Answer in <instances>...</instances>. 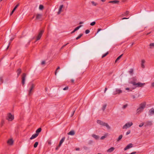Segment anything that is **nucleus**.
Segmentation results:
<instances>
[{"mask_svg": "<svg viewBox=\"0 0 154 154\" xmlns=\"http://www.w3.org/2000/svg\"><path fill=\"white\" fill-rule=\"evenodd\" d=\"M146 103L145 102H144L140 103L139 105V108L137 109L136 114L139 115L142 112H143L146 107Z\"/></svg>", "mask_w": 154, "mask_h": 154, "instance_id": "nucleus-1", "label": "nucleus"}, {"mask_svg": "<svg viewBox=\"0 0 154 154\" xmlns=\"http://www.w3.org/2000/svg\"><path fill=\"white\" fill-rule=\"evenodd\" d=\"M130 83L134 86V87L132 88L133 89L137 87H142L145 84V83H142L140 82L136 83L134 81H131Z\"/></svg>", "mask_w": 154, "mask_h": 154, "instance_id": "nucleus-2", "label": "nucleus"}, {"mask_svg": "<svg viewBox=\"0 0 154 154\" xmlns=\"http://www.w3.org/2000/svg\"><path fill=\"white\" fill-rule=\"evenodd\" d=\"M97 123L101 125L106 126L108 129H109L110 128V127L107 123L104 122L101 120H97Z\"/></svg>", "mask_w": 154, "mask_h": 154, "instance_id": "nucleus-3", "label": "nucleus"}, {"mask_svg": "<svg viewBox=\"0 0 154 154\" xmlns=\"http://www.w3.org/2000/svg\"><path fill=\"white\" fill-rule=\"evenodd\" d=\"M44 32V30H41L40 31L36 38V40L35 41L34 43H35L37 41L40 39Z\"/></svg>", "mask_w": 154, "mask_h": 154, "instance_id": "nucleus-4", "label": "nucleus"}, {"mask_svg": "<svg viewBox=\"0 0 154 154\" xmlns=\"http://www.w3.org/2000/svg\"><path fill=\"white\" fill-rule=\"evenodd\" d=\"M6 119L9 121H11L14 119V116L11 113H9L8 114Z\"/></svg>", "mask_w": 154, "mask_h": 154, "instance_id": "nucleus-5", "label": "nucleus"}, {"mask_svg": "<svg viewBox=\"0 0 154 154\" xmlns=\"http://www.w3.org/2000/svg\"><path fill=\"white\" fill-rule=\"evenodd\" d=\"M26 76V74L25 73H23L22 75V83L23 85L25 84V78Z\"/></svg>", "mask_w": 154, "mask_h": 154, "instance_id": "nucleus-6", "label": "nucleus"}, {"mask_svg": "<svg viewBox=\"0 0 154 154\" xmlns=\"http://www.w3.org/2000/svg\"><path fill=\"white\" fill-rule=\"evenodd\" d=\"M133 125V123L132 122H128L126 123L123 127V128H127L131 127Z\"/></svg>", "mask_w": 154, "mask_h": 154, "instance_id": "nucleus-7", "label": "nucleus"}, {"mask_svg": "<svg viewBox=\"0 0 154 154\" xmlns=\"http://www.w3.org/2000/svg\"><path fill=\"white\" fill-rule=\"evenodd\" d=\"M42 17V14H37L36 15L35 20H40Z\"/></svg>", "mask_w": 154, "mask_h": 154, "instance_id": "nucleus-8", "label": "nucleus"}, {"mask_svg": "<svg viewBox=\"0 0 154 154\" xmlns=\"http://www.w3.org/2000/svg\"><path fill=\"white\" fill-rule=\"evenodd\" d=\"M35 87V85L34 84L32 83L31 84V86L30 88V90H29V94H28L29 95V96H30L31 95V93L32 91L34 89Z\"/></svg>", "mask_w": 154, "mask_h": 154, "instance_id": "nucleus-9", "label": "nucleus"}, {"mask_svg": "<svg viewBox=\"0 0 154 154\" xmlns=\"http://www.w3.org/2000/svg\"><path fill=\"white\" fill-rule=\"evenodd\" d=\"M133 144L132 143H129L125 148L124 149V150L125 151L129 148H132V147H133Z\"/></svg>", "mask_w": 154, "mask_h": 154, "instance_id": "nucleus-10", "label": "nucleus"}, {"mask_svg": "<svg viewBox=\"0 0 154 154\" xmlns=\"http://www.w3.org/2000/svg\"><path fill=\"white\" fill-rule=\"evenodd\" d=\"M122 91L121 90L119 89H117L116 90L115 92H114L113 93V95H116L117 94H119L122 93Z\"/></svg>", "mask_w": 154, "mask_h": 154, "instance_id": "nucleus-11", "label": "nucleus"}, {"mask_svg": "<svg viewBox=\"0 0 154 154\" xmlns=\"http://www.w3.org/2000/svg\"><path fill=\"white\" fill-rule=\"evenodd\" d=\"M154 114V109L152 108L149 111V115L151 116Z\"/></svg>", "mask_w": 154, "mask_h": 154, "instance_id": "nucleus-12", "label": "nucleus"}, {"mask_svg": "<svg viewBox=\"0 0 154 154\" xmlns=\"http://www.w3.org/2000/svg\"><path fill=\"white\" fill-rule=\"evenodd\" d=\"M14 142L13 140L12 139H10L8 140L7 141V143L10 145H13Z\"/></svg>", "mask_w": 154, "mask_h": 154, "instance_id": "nucleus-13", "label": "nucleus"}, {"mask_svg": "<svg viewBox=\"0 0 154 154\" xmlns=\"http://www.w3.org/2000/svg\"><path fill=\"white\" fill-rule=\"evenodd\" d=\"M82 25H80L77 27H76L75 29L72 31L71 33L72 34L74 33L77 30H78L82 26Z\"/></svg>", "mask_w": 154, "mask_h": 154, "instance_id": "nucleus-14", "label": "nucleus"}, {"mask_svg": "<svg viewBox=\"0 0 154 154\" xmlns=\"http://www.w3.org/2000/svg\"><path fill=\"white\" fill-rule=\"evenodd\" d=\"M65 137H63L62 139L60 140L59 143V146H60L61 145H62V143L65 140Z\"/></svg>", "mask_w": 154, "mask_h": 154, "instance_id": "nucleus-15", "label": "nucleus"}, {"mask_svg": "<svg viewBox=\"0 0 154 154\" xmlns=\"http://www.w3.org/2000/svg\"><path fill=\"white\" fill-rule=\"evenodd\" d=\"M63 7V5H61L60 6L59 9L58 11L57 12V14H60V13H61V12L62 11V8Z\"/></svg>", "mask_w": 154, "mask_h": 154, "instance_id": "nucleus-16", "label": "nucleus"}, {"mask_svg": "<svg viewBox=\"0 0 154 154\" xmlns=\"http://www.w3.org/2000/svg\"><path fill=\"white\" fill-rule=\"evenodd\" d=\"M75 134V132L74 130H72L67 133L68 135H73Z\"/></svg>", "mask_w": 154, "mask_h": 154, "instance_id": "nucleus-17", "label": "nucleus"}, {"mask_svg": "<svg viewBox=\"0 0 154 154\" xmlns=\"http://www.w3.org/2000/svg\"><path fill=\"white\" fill-rule=\"evenodd\" d=\"M38 136L37 135V134H33L31 137L30 138V140H32L34 138H35L36 137H37Z\"/></svg>", "mask_w": 154, "mask_h": 154, "instance_id": "nucleus-18", "label": "nucleus"}, {"mask_svg": "<svg viewBox=\"0 0 154 154\" xmlns=\"http://www.w3.org/2000/svg\"><path fill=\"white\" fill-rule=\"evenodd\" d=\"M115 149V148L114 147H111L107 150V152H112Z\"/></svg>", "mask_w": 154, "mask_h": 154, "instance_id": "nucleus-19", "label": "nucleus"}, {"mask_svg": "<svg viewBox=\"0 0 154 154\" xmlns=\"http://www.w3.org/2000/svg\"><path fill=\"white\" fill-rule=\"evenodd\" d=\"M17 77H18L21 72V69L20 68L18 69L17 70Z\"/></svg>", "mask_w": 154, "mask_h": 154, "instance_id": "nucleus-20", "label": "nucleus"}, {"mask_svg": "<svg viewBox=\"0 0 154 154\" xmlns=\"http://www.w3.org/2000/svg\"><path fill=\"white\" fill-rule=\"evenodd\" d=\"M42 131V129L41 128H38L36 131V133L37 134V135L38 136L39 133L41 132Z\"/></svg>", "mask_w": 154, "mask_h": 154, "instance_id": "nucleus-21", "label": "nucleus"}, {"mask_svg": "<svg viewBox=\"0 0 154 154\" xmlns=\"http://www.w3.org/2000/svg\"><path fill=\"white\" fill-rule=\"evenodd\" d=\"M145 63V60H141V67L142 68H144L145 67V66L144 65V64Z\"/></svg>", "mask_w": 154, "mask_h": 154, "instance_id": "nucleus-22", "label": "nucleus"}, {"mask_svg": "<svg viewBox=\"0 0 154 154\" xmlns=\"http://www.w3.org/2000/svg\"><path fill=\"white\" fill-rule=\"evenodd\" d=\"M119 2V1L118 0H114L112 1H111L109 2V3H112L113 4H116L117 3H118Z\"/></svg>", "mask_w": 154, "mask_h": 154, "instance_id": "nucleus-23", "label": "nucleus"}, {"mask_svg": "<svg viewBox=\"0 0 154 154\" xmlns=\"http://www.w3.org/2000/svg\"><path fill=\"white\" fill-rule=\"evenodd\" d=\"M92 136L96 140L98 139L99 138V137L98 136L95 134H92Z\"/></svg>", "mask_w": 154, "mask_h": 154, "instance_id": "nucleus-24", "label": "nucleus"}, {"mask_svg": "<svg viewBox=\"0 0 154 154\" xmlns=\"http://www.w3.org/2000/svg\"><path fill=\"white\" fill-rule=\"evenodd\" d=\"M123 54H121L120 56H119V57H118L116 59V60L115 61V63H116L117 62V61L119 60L121 58V57H122V56Z\"/></svg>", "mask_w": 154, "mask_h": 154, "instance_id": "nucleus-25", "label": "nucleus"}, {"mask_svg": "<svg viewBox=\"0 0 154 154\" xmlns=\"http://www.w3.org/2000/svg\"><path fill=\"white\" fill-rule=\"evenodd\" d=\"M122 135H120L118 138L117 139V141L119 142V141L122 138Z\"/></svg>", "mask_w": 154, "mask_h": 154, "instance_id": "nucleus-26", "label": "nucleus"}, {"mask_svg": "<svg viewBox=\"0 0 154 154\" xmlns=\"http://www.w3.org/2000/svg\"><path fill=\"white\" fill-rule=\"evenodd\" d=\"M39 8L40 10H42L44 8V6L43 5H40L39 6Z\"/></svg>", "mask_w": 154, "mask_h": 154, "instance_id": "nucleus-27", "label": "nucleus"}, {"mask_svg": "<svg viewBox=\"0 0 154 154\" xmlns=\"http://www.w3.org/2000/svg\"><path fill=\"white\" fill-rule=\"evenodd\" d=\"M83 35V34L82 33L79 34V35L76 38V39L78 40V39H79Z\"/></svg>", "mask_w": 154, "mask_h": 154, "instance_id": "nucleus-28", "label": "nucleus"}, {"mask_svg": "<svg viewBox=\"0 0 154 154\" xmlns=\"http://www.w3.org/2000/svg\"><path fill=\"white\" fill-rule=\"evenodd\" d=\"M38 142H35V143H34V146H33L35 148H36L37 146L38 145Z\"/></svg>", "mask_w": 154, "mask_h": 154, "instance_id": "nucleus-29", "label": "nucleus"}, {"mask_svg": "<svg viewBox=\"0 0 154 154\" xmlns=\"http://www.w3.org/2000/svg\"><path fill=\"white\" fill-rule=\"evenodd\" d=\"M106 106H107V105L106 104H105L103 105L102 108V109L103 111H104V110H105V109L106 108Z\"/></svg>", "mask_w": 154, "mask_h": 154, "instance_id": "nucleus-30", "label": "nucleus"}, {"mask_svg": "<svg viewBox=\"0 0 154 154\" xmlns=\"http://www.w3.org/2000/svg\"><path fill=\"white\" fill-rule=\"evenodd\" d=\"M133 69H130V71H129V73L131 75H132L133 74Z\"/></svg>", "mask_w": 154, "mask_h": 154, "instance_id": "nucleus-31", "label": "nucleus"}, {"mask_svg": "<svg viewBox=\"0 0 154 154\" xmlns=\"http://www.w3.org/2000/svg\"><path fill=\"white\" fill-rule=\"evenodd\" d=\"M19 4H18L17 5H16L15 6V7H14V9H13V10H13L14 11H15V10H16V9L17 8V7L19 6Z\"/></svg>", "mask_w": 154, "mask_h": 154, "instance_id": "nucleus-32", "label": "nucleus"}, {"mask_svg": "<svg viewBox=\"0 0 154 154\" xmlns=\"http://www.w3.org/2000/svg\"><path fill=\"white\" fill-rule=\"evenodd\" d=\"M146 125H150L152 124V123L151 122H146Z\"/></svg>", "mask_w": 154, "mask_h": 154, "instance_id": "nucleus-33", "label": "nucleus"}, {"mask_svg": "<svg viewBox=\"0 0 154 154\" xmlns=\"http://www.w3.org/2000/svg\"><path fill=\"white\" fill-rule=\"evenodd\" d=\"M108 54V52H107L105 54H103L102 56V58H103L106 57Z\"/></svg>", "mask_w": 154, "mask_h": 154, "instance_id": "nucleus-34", "label": "nucleus"}, {"mask_svg": "<svg viewBox=\"0 0 154 154\" xmlns=\"http://www.w3.org/2000/svg\"><path fill=\"white\" fill-rule=\"evenodd\" d=\"M149 46H150V48H152L151 47L152 46L154 47V43H151L149 44Z\"/></svg>", "mask_w": 154, "mask_h": 154, "instance_id": "nucleus-35", "label": "nucleus"}, {"mask_svg": "<svg viewBox=\"0 0 154 154\" xmlns=\"http://www.w3.org/2000/svg\"><path fill=\"white\" fill-rule=\"evenodd\" d=\"M107 136L106 135H105L104 136H103L102 137H101L100 138L101 140H103L104 138H105Z\"/></svg>", "mask_w": 154, "mask_h": 154, "instance_id": "nucleus-36", "label": "nucleus"}, {"mask_svg": "<svg viewBox=\"0 0 154 154\" xmlns=\"http://www.w3.org/2000/svg\"><path fill=\"white\" fill-rule=\"evenodd\" d=\"M3 82V80L2 77H0V84H1Z\"/></svg>", "mask_w": 154, "mask_h": 154, "instance_id": "nucleus-37", "label": "nucleus"}, {"mask_svg": "<svg viewBox=\"0 0 154 154\" xmlns=\"http://www.w3.org/2000/svg\"><path fill=\"white\" fill-rule=\"evenodd\" d=\"M60 69V67L59 66H58L55 72V75H56L57 73V71L58 69Z\"/></svg>", "mask_w": 154, "mask_h": 154, "instance_id": "nucleus-38", "label": "nucleus"}, {"mask_svg": "<svg viewBox=\"0 0 154 154\" xmlns=\"http://www.w3.org/2000/svg\"><path fill=\"white\" fill-rule=\"evenodd\" d=\"M96 24V22L95 21L93 22L90 23V25L92 26H94Z\"/></svg>", "mask_w": 154, "mask_h": 154, "instance_id": "nucleus-39", "label": "nucleus"}, {"mask_svg": "<svg viewBox=\"0 0 154 154\" xmlns=\"http://www.w3.org/2000/svg\"><path fill=\"white\" fill-rule=\"evenodd\" d=\"M144 122L142 123H141L139 125V127H142L144 125Z\"/></svg>", "mask_w": 154, "mask_h": 154, "instance_id": "nucleus-40", "label": "nucleus"}, {"mask_svg": "<svg viewBox=\"0 0 154 154\" xmlns=\"http://www.w3.org/2000/svg\"><path fill=\"white\" fill-rule=\"evenodd\" d=\"M90 32V30L88 29H87L85 31V33L86 34L89 33Z\"/></svg>", "mask_w": 154, "mask_h": 154, "instance_id": "nucleus-41", "label": "nucleus"}, {"mask_svg": "<svg viewBox=\"0 0 154 154\" xmlns=\"http://www.w3.org/2000/svg\"><path fill=\"white\" fill-rule=\"evenodd\" d=\"M130 132H131V131L130 130H128L127 131V132H126V135H127L129 134H130Z\"/></svg>", "mask_w": 154, "mask_h": 154, "instance_id": "nucleus-42", "label": "nucleus"}, {"mask_svg": "<svg viewBox=\"0 0 154 154\" xmlns=\"http://www.w3.org/2000/svg\"><path fill=\"white\" fill-rule=\"evenodd\" d=\"M128 106V105L127 104H125L122 107V108L123 109H125L126 107H127Z\"/></svg>", "mask_w": 154, "mask_h": 154, "instance_id": "nucleus-43", "label": "nucleus"}, {"mask_svg": "<svg viewBox=\"0 0 154 154\" xmlns=\"http://www.w3.org/2000/svg\"><path fill=\"white\" fill-rule=\"evenodd\" d=\"M68 86H66L65 88H63V90H67L68 89Z\"/></svg>", "mask_w": 154, "mask_h": 154, "instance_id": "nucleus-44", "label": "nucleus"}, {"mask_svg": "<svg viewBox=\"0 0 154 154\" xmlns=\"http://www.w3.org/2000/svg\"><path fill=\"white\" fill-rule=\"evenodd\" d=\"M133 81H132L135 82L137 81V79L136 77H134L133 78Z\"/></svg>", "mask_w": 154, "mask_h": 154, "instance_id": "nucleus-45", "label": "nucleus"}, {"mask_svg": "<svg viewBox=\"0 0 154 154\" xmlns=\"http://www.w3.org/2000/svg\"><path fill=\"white\" fill-rule=\"evenodd\" d=\"M75 110H74V111L72 112V114H71V117H72L73 116V115H74V113H75Z\"/></svg>", "mask_w": 154, "mask_h": 154, "instance_id": "nucleus-46", "label": "nucleus"}, {"mask_svg": "<svg viewBox=\"0 0 154 154\" xmlns=\"http://www.w3.org/2000/svg\"><path fill=\"white\" fill-rule=\"evenodd\" d=\"M11 44V42H9V44H8V45L7 47V48L6 49V50H7V49H8V48L9 47V45H10Z\"/></svg>", "mask_w": 154, "mask_h": 154, "instance_id": "nucleus-47", "label": "nucleus"}, {"mask_svg": "<svg viewBox=\"0 0 154 154\" xmlns=\"http://www.w3.org/2000/svg\"><path fill=\"white\" fill-rule=\"evenodd\" d=\"M91 3L94 6H96L97 5V4L95 3V2L93 1Z\"/></svg>", "mask_w": 154, "mask_h": 154, "instance_id": "nucleus-48", "label": "nucleus"}, {"mask_svg": "<svg viewBox=\"0 0 154 154\" xmlns=\"http://www.w3.org/2000/svg\"><path fill=\"white\" fill-rule=\"evenodd\" d=\"M4 124V121L3 120H2L1 123V126Z\"/></svg>", "mask_w": 154, "mask_h": 154, "instance_id": "nucleus-49", "label": "nucleus"}, {"mask_svg": "<svg viewBox=\"0 0 154 154\" xmlns=\"http://www.w3.org/2000/svg\"><path fill=\"white\" fill-rule=\"evenodd\" d=\"M45 61H42L41 63V64L42 65H43L45 64Z\"/></svg>", "mask_w": 154, "mask_h": 154, "instance_id": "nucleus-50", "label": "nucleus"}, {"mask_svg": "<svg viewBox=\"0 0 154 154\" xmlns=\"http://www.w3.org/2000/svg\"><path fill=\"white\" fill-rule=\"evenodd\" d=\"M101 30H102V29H100V28L98 29H97V33H98L99 32H100V31Z\"/></svg>", "mask_w": 154, "mask_h": 154, "instance_id": "nucleus-51", "label": "nucleus"}, {"mask_svg": "<svg viewBox=\"0 0 154 154\" xmlns=\"http://www.w3.org/2000/svg\"><path fill=\"white\" fill-rule=\"evenodd\" d=\"M113 72V71H111V72H109V73H108L109 75H111L112 73Z\"/></svg>", "mask_w": 154, "mask_h": 154, "instance_id": "nucleus-52", "label": "nucleus"}, {"mask_svg": "<svg viewBox=\"0 0 154 154\" xmlns=\"http://www.w3.org/2000/svg\"><path fill=\"white\" fill-rule=\"evenodd\" d=\"M60 146H59V145L56 148H55V149L56 150H57L60 147Z\"/></svg>", "mask_w": 154, "mask_h": 154, "instance_id": "nucleus-53", "label": "nucleus"}, {"mask_svg": "<svg viewBox=\"0 0 154 154\" xmlns=\"http://www.w3.org/2000/svg\"><path fill=\"white\" fill-rule=\"evenodd\" d=\"M14 11L13 10H12V11H11V13L10 14V16L11 15L13 14L14 13Z\"/></svg>", "mask_w": 154, "mask_h": 154, "instance_id": "nucleus-54", "label": "nucleus"}, {"mask_svg": "<svg viewBox=\"0 0 154 154\" xmlns=\"http://www.w3.org/2000/svg\"><path fill=\"white\" fill-rule=\"evenodd\" d=\"M151 87H154V82L152 83L151 84Z\"/></svg>", "mask_w": 154, "mask_h": 154, "instance_id": "nucleus-55", "label": "nucleus"}, {"mask_svg": "<svg viewBox=\"0 0 154 154\" xmlns=\"http://www.w3.org/2000/svg\"><path fill=\"white\" fill-rule=\"evenodd\" d=\"M129 13V12L128 11H127L125 13V14L126 15H128Z\"/></svg>", "mask_w": 154, "mask_h": 154, "instance_id": "nucleus-56", "label": "nucleus"}, {"mask_svg": "<svg viewBox=\"0 0 154 154\" xmlns=\"http://www.w3.org/2000/svg\"><path fill=\"white\" fill-rule=\"evenodd\" d=\"M68 44V43H67V44H65V45H63L62 46V48H63L65 47V46H66Z\"/></svg>", "mask_w": 154, "mask_h": 154, "instance_id": "nucleus-57", "label": "nucleus"}, {"mask_svg": "<svg viewBox=\"0 0 154 154\" xmlns=\"http://www.w3.org/2000/svg\"><path fill=\"white\" fill-rule=\"evenodd\" d=\"M137 153V152H134L131 153L130 154H135Z\"/></svg>", "mask_w": 154, "mask_h": 154, "instance_id": "nucleus-58", "label": "nucleus"}, {"mask_svg": "<svg viewBox=\"0 0 154 154\" xmlns=\"http://www.w3.org/2000/svg\"><path fill=\"white\" fill-rule=\"evenodd\" d=\"M71 82L72 83H74V80L73 79H71Z\"/></svg>", "mask_w": 154, "mask_h": 154, "instance_id": "nucleus-59", "label": "nucleus"}, {"mask_svg": "<svg viewBox=\"0 0 154 154\" xmlns=\"http://www.w3.org/2000/svg\"><path fill=\"white\" fill-rule=\"evenodd\" d=\"M107 88H106L105 89V90H104V93H105L106 92V91L107 90Z\"/></svg>", "mask_w": 154, "mask_h": 154, "instance_id": "nucleus-60", "label": "nucleus"}, {"mask_svg": "<svg viewBox=\"0 0 154 154\" xmlns=\"http://www.w3.org/2000/svg\"><path fill=\"white\" fill-rule=\"evenodd\" d=\"M129 18H126V17H123V18H122V20H124V19H128Z\"/></svg>", "mask_w": 154, "mask_h": 154, "instance_id": "nucleus-61", "label": "nucleus"}, {"mask_svg": "<svg viewBox=\"0 0 154 154\" xmlns=\"http://www.w3.org/2000/svg\"><path fill=\"white\" fill-rule=\"evenodd\" d=\"M31 41H31H29V42L28 43L27 45H29V44H30V42Z\"/></svg>", "mask_w": 154, "mask_h": 154, "instance_id": "nucleus-62", "label": "nucleus"}, {"mask_svg": "<svg viewBox=\"0 0 154 154\" xmlns=\"http://www.w3.org/2000/svg\"><path fill=\"white\" fill-rule=\"evenodd\" d=\"M151 32H148V33H147L146 34V35H148L149 34H150V33H151Z\"/></svg>", "mask_w": 154, "mask_h": 154, "instance_id": "nucleus-63", "label": "nucleus"}, {"mask_svg": "<svg viewBox=\"0 0 154 154\" xmlns=\"http://www.w3.org/2000/svg\"><path fill=\"white\" fill-rule=\"evenodd\" d=\"M14 38H11V39H10V41H11V42L14 39Z\"/></svg>", "mask_w": 154, "mask_h": 154, "instance_id": "nucleus-64", "label": "nucleus"}]
</instances>
